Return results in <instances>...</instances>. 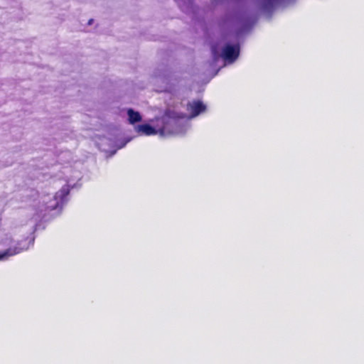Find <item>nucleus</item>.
<instances>
[{"mask_svg": "<svg viewBox=\"0 0 364 364\" xmlns=\"http://www.w3.org/2000/svg\"><path fill=\"white\" fill-rule=\"evenodd\" d=\"M275 0H267V2L264 4V8L267 9L269 7H271Z\"/></svg>", "mask_w": 364, "mask_h": 364, "instance_id": "obj_6", "label": "nucleus"}, {"mask_svg": "<svg viewBox=\"0 0 364 364\" xmlns=\"http://www.w3.org/2000/svg\"><path fill=\"white\" fill-rule=\"evenodd\" d=\"M187 109L190 112L191 117H195L205 112L206 106L200 100H193L188 103Z\"/></svg>", "mask_w": 364, "mask_h": 364, "instance_id": "obj_2", "label": "nucleus"}, {"mask_svg": "<svg viewBox=\"0 0 364 364\" xmlns=\"http://www.w3.org/2000/svg\"><path fill=\"white\" fill-rule=\"evenodd\" d=\"M239 53V46L228 44L223 48L222 51V57L225 60L233 62L237 58Z\"/></svg>", "mask_w": 364, "mask_h": 364, "instance_id": "obj_1", "label": "nucleus"}, {"mask_svg": "<svg viewBox=\"0 0 364 364\" xmlns=\"http://www.w3.org/2000/svg\"><path fill=\"white\" fill-rule=\"evenodd\" d=\"M136 129L138 132H141L147 136L153 135L156 133L155 129L147 124L139 125Z\"/></svg>", "mask_w": 364, "mask_h": 364, "instance_id": "obj_3", "label": "nucleus"}, {"mask_svg": "<svg viewBox=\"0 0 364 364\" xmlns=\"http://www.w3.org/2000/svg\"><path fill=\"white\" fill-rule=\"evenodd\" d=\"M18 253H19V251H17L16 248H9L4 252H0V260L7 258L10 256L15 255Z\"/></svg>", "mask_w": 364, "mask_h": 364, "instance_id": "obj_5", "label": "nucleus"}, {"mask_svg": "<svg viewBox=\"0 0 364 364\" xmlns=\"http://www.w3.org/2000/svg\"><path fill=\"white\" fill-rule=\"evenodd\" d=\"M127 114L129 117V122L132 124L141 121V116L139 112H136L131 108L127 110Z\"/></svg>", "mask_w": 364, "mask_h": 364, "instance_id": "obj_4", "label": "nucleus"}]
</instances>
